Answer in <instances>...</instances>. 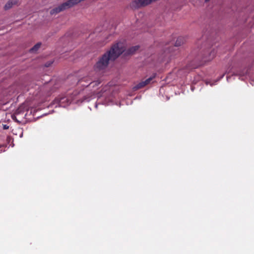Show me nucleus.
Instances as JSON below:
<instances>
[{
	"label": "nucleus",
	"instance_id": "obj_12",
	"mask_svg": "<svg viewBox=\"0 0 254 254\" xmlns=\"http://www.w3.org/2000/svg\"><path fill=\"white\" fill-rule=\"evenodd\" d=\"M61 11H62L61 10L60 7H59V6H58V7H56V8H54V9L52 10L51 13H59V12H61Z\"/></svg>",
	"mask_w": 254,
	"mask_h": 254
},
{
	"label": "nucleus",
	"instance_id": "obj_6",
	"mask_svg": "<svg viewBox=\"0 0 254 254\" xmlns=\"http://www.w3.org/2000/svg\"><path fill=\"white\" fill-rule=\"evenodd\" d=\"M139 48V46H135L129 48L126 52L127 55L134 54Z\"/></svg>",
	"mask_w": 254,
	"mask_h": 254
},
{
	"label": "nucleus",
	"instance_id": "obj_8",
	"mask_svg": "<svg viewBox=\"0 0 254 254\" xmlns=\"http://www.w3.org/2000/svg\"><path fill=\"white\" fill-rule=\"evenodd\" d=\"M185 42L184 38L182 37H179L177 38L175 46L176 47H179L181 46Z\"/></svg>",
	"mask_w": 254,
	"mask_h": 254
},
{
	"label": "nucleus",
	"instance_id": "obj_10",
	"mask_svg": "<svg viewBox=\"0 0 254 254\" xmlns=\"http://www.w3.org/2000/svg\"><path fill=\"white\" fill-rule=\"evenodd\" d=\"M67 2L70 7L80 2L79 0H68Z\"/></svg>",
	"mask_w": 254,
	"mask_h": 254
},
{
	"label": "nucleus",
	"instance_id": "obj_3",
	"mask_svg": "<svg viewBox=\"0 0 254 254\" xmlns=\"http://www.w3.org/2000/svg\"><path fill=\"white\" fill-rule=\"evenodd\" d=\"M94 79H95V78H91L90 76H89L80 79L78 82V84L84 87H87L90 84H93L92 86L93 87L94 85H98L100 83L98 80L94 81Z\"/></svg>",
	"mask_w": 254,
	"mask_h": 254
},
{
	"label": "nucleus",
	"instance_id": "obj_17",
	"mask_svg": "<svg viewBox=\"0 0 254 254\" xmlns=\"http://www.w3.org/2000/svg\"><path fill=\"white\" fill-rule=\"evenodd\" d=\"M209 0H205V1H208Z\"/></svg>",
	"mask_w": 254,
	"mask_h": 254
},
{
	"label": "nucleus",
	"instance_id": "obj_13",
	"mask_svg": "<svg viewBox=\"0 0 254 254\" xmlns=\"http://www.w3.org/2000/svg\"><path fill=\"white\" fill-rule=\"evenodd\" d=\"M20 112H21V109L20 108H19V109H17L15 111V114L12 115V118L13 120H15V119L16 118L15 115L19 114L20 113Z\"/></svg>",
	"mask_w": 254,
	"mask_h": 254
},
{
	"label": "nucleus",
	"instance_id": "obj_16",
	"mask_svg": "<svg viewBox=\"0 0 254 254\" xmlns=\"http://www.w3.org/2000/svg\"><path fill=\"white\" fill-rule=\"evenodd\" d=\"M86 100V98L85 97V98H84V100H82V101H81V102H83L84 100Z\"/></svg>",
	"mask_w": 254,
	"mask_h": 254
},
{
	"label": "nucleus",
	"instance_id": "obj_7",
	"mask_svg": "<svg viewBox=\"0 0 254 254\" xmlns=\"http://www.w3.org/2000/svg\"><path fill=\"white\" fill-rule=\"evenodd\" d=\"M16 0H9L4 6V9L5 10L11 8L12 6L16 4Z\"/></svg>",
	"mask_w": 254,
	"mask_h": 254
},
{
	"label": "nucleus",
	"instance_id": "obj_5",
	"mask_svg": "<svg viewBox=\"0 0 254 254\" xmlns=\"http://www.w3.org/2000/svg\"><path fill=\"white\" fill-rule=\"evenodd\" d=\"M57 100L59 101L60 106L64 107L70 104L72 99L67 98L66 97H62L58 98Z\"/></svg>",
	"mask_w": 254,
	"mask_h": 254
},
{
	"label": "nucleus",
	"instance_id": "obj_2",
	"mask_svg": "<svg viewBox=\"0 0 254 254\" xmlns=\"http://www.w3.org/2000/svg\"><path fill=\"white\" fill-rule=\"evenodd\" d=\"M216 52L213 50L209 53L208 56H204L203 57L202 61L200 62L197 64H194V62H191L189 64L186 66V69L187 71L190 70L192 69H194L204 64L206 62H209L212 60L215 56Z\"/></svg>",
	"mask_w": 254,
	"mask_h": 254
},
{
	"label": "nucleus",
	"instance_id": "obj_1",
	"mask_svg": "<svg viewBox=\"0 0 254 254\" xmlns=\"http://www.w3.org/2000/svg\"><path fill=\"white\" fill-rule=\"evenodd\" d=\"M126 46L124 42H119L114 44L110 49L106 52L94 65L96 71L105 69L110 61H114L125 51Z\"/></svg>",
	"mask_w": 254,
	"mask_h": 254
},
{
	"label": "nucleus",
	"instance_id": "obj_11",
	"mask_svg": "<svg viewBox=\"0 0 254 254\" xmlns=\"http://www.w3.org/2000/svg\"><path fill=\"white\" fill-rule=\"evenodd\" d=\"M41 44L38 43L33 47L30 49V52H36L40 47Z\"/></svg>",
	"mask_w": 254,
	"mask_h": 254
},
{
	"label": "nucleus",
	"instance_id": "obj_9",
	"mask_svg": "<svg viewBox=\"0 0 254 254\" xmlns=\"http://www.w3.org/2000/svg\"><path fill=\"white\" fill-rule=\"evenodd\" d=\"M60 8V9L62 11H64V10L66 9V8H69L70 6L68 4V3L67 1L62 3V4H61L59 6Z\"/></svg>",
	"mask_w": 254,
	"mask_h": 254
},
{
	"label": "nucleus",
	"instance_id": "obj_15",
	"mask_svg": "<svg viewBox=\"0 0 254 254\" xmlns=\"http://www.w3.org/2000/svg\"><path fill=\"white\" fill-rule=\"evenodd\" d=\"M3 128L5 129H8V126H7V125H4Z\"/></svg>",
	"mask_w": 254,
	"mask_h": 254
},
{
	"label": "nucleus",
	"instance_id": "obj_4",
	"mask_svg": "<svg viewBox=\"0 0 254 254\" xmlns=\"http://www.w3.org/2000/svg\"><path fill=\"white\" fill-rule=\"evenodd\" d=\"M155 74H154L145 80L140 82L133 87V89L134 90H137L145 87L150 83L151 81L155 78Z\"/></svg>",
	"mask_w": 254,
	"mask_h": 254
},
{
	"label": "nucleus",
	"instance_id": "obj_14",
	"mask_svg": "<svg viewBox=\"0 0 254 254\" xmlns=\"http://www.w3.org/2000/svg\"><path fill=\"white\" fill-rule=\"evenodd\" d=\"M53 63V61H49L48 62H47L45 64V66L46 67H49L50 66H51L52 65V64Z\"/></svg>",
	"mask_w": 254,
	"mask_h": 254
}]
</instances>
